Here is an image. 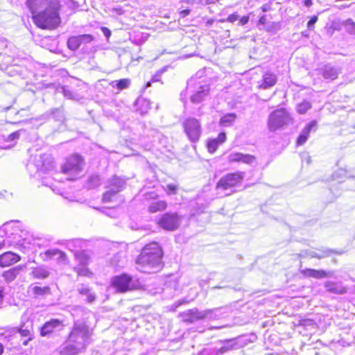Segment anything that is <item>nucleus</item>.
<instances>
[{
  "label": "nucleus",
  "instance_id": "obj_1",
  "mask_svg": "<svg viewBox=\"0 0 355 355\" xmlns=\"http://www.w3.org/2000/svg\"><path fill=\"white\" fill-rule=\"evenodd\" d=\"M26 4L37 26L53 29L60 24V0H26Z\"/></svg>",
  "mask_w": 355,
  "mask_h": 355
},
{
  "label": "nucleus",
  "instance_id": "obj_2",
  "mask_svg": "<svg viewBox=\"0 0 355 355\" xmlns=\"http://www.w3.org/2000/svg\"><path fill=\"white\" fill-rule=\"evenodd\" d=\"M92 329L85 322L75 321L67 340L60 347V355H78L92 343Z\"/></svg>",
  "mask_w": 355,
  "mask_h": 355
},
{
  "label": "nucleus",
  "instance_id": "obj_3",
  "mask_svg": "<svg viewBox=\"0 0 355 355\" xmlns=\"http://www.w3.org/2000/svg\"><path fill=\"white\" fill-rule=\"evenodd\" d=\"M163 252L160 245L153 242L146 245L136 259L137 269L144 273H155L163 266Z\"/></svg>",
  "mask_w": 355,
  "mask_h": 355
},
{
  "label": "nucleus",
  "instance_id": "obj_4",
  "mask_svg": "<svg viewBox=\"0 0 355 355\" xmlns=\"http://www.w3.org/2000/svg\"><path fill=\"white\" fill-rule=\"evenodd\" d=\"M244 176L245 173L241 171L223 175L216 183L217 193L222 196H227L234 193L236 191V188L241 186Z\"/></svg>",
  "mask_w": 355,
  "mask_h": 355
},
{
  "label": "nucleus",
  "instance_id": "obj_5",
  "mask_svg": "<svg viewBox=\"0 0 355 355\" xmlns=\"http://www.w3.org/2000/svg\"><path fill=\"white\" fill-rule=\"evenodd\" d=\"M187 91L191 93L190 100L193 103H200L209 96L210 87L209 84L192 78L187 82Z\"/></svg>",
  "mask_w": 355,
  "mask_h": 355
},
{
  "label": "nucleus",
  "instance_id": "obj_6",
  "mask_svg": "<svg viewBox=\"0 0 355 355\" xmlns=\"http://www.w3.org/2000/svg\"><path fill=\"white\" fill-rule=\"evenodd\" d=\"M84 162L81 156L73 155L69 157L62 166L61 171L68 175L67 179L73 180L76 179L83 171Z\"/></svg>",
  "mask_w": 355,
  "mask_h": 355
},
{
  "label": "nucleus",
  "instance_id": "obj_7",
  "mask_svg": "<svg viewBox=\"0 0 355 355\" xmlns=\"http://www.w3.org/2000/svg\"><path fill=\"white\" fill-rule=\"evenodd\" d=\"M221 347L216 348L215 355H223L233 350L245 347L250 340L245 336H240L230 339L219 340Z\"/></svg>",
  "mask_w": 355,
  "mask_h": 355
},
{
  "label": "nucleus",
  "instance_id": "obj_8",
  "mask_svg": "<svg viewBox=\"0 0 355 355\" xmlns=\"http://www.w3.org/2000/svg\"><path fill=\"white\" fill-rule=\"evenodd\" d=\"M218 309L200 311L198 309H191L182 313L183 320L187 323H193L196 321L208 319L216 320L218 315L216 313Z\"/></svg>",
  "mask_w": 355,
  "mask_h": 355
},
{
  "label": "nucleus",
  "instance_id": "obj_9",
  "mask_svg": "<svg viewBox=\"0 0 355 355\" xmlns=\"http://www.w3.org/2000/svg\"><path fill=\"white\" fill-rule=\"evenodd\" d=\"M291 118L285 109H279L273 111L269 116L268 125L270 131H275L277 129L287 125Z\"/></svg>",
  "mask_w": 355,
  "mask_h": 355
},
{
  "label": "nucleus",
  "instance_id": "obj_10",
  "mask_svg": "<svg viewBox=\"0 0 355 355\" xmlns=\"http://www.w3.org/2000/svg\"><path fill=\"white\" fill-rule=\"evenodd\" d=\"M125 186V180L116 175L113 176L107 182L106 188L107 191L103 194V201L104 202H112L117 197V193L120 192Z\"/></svg>",
  "mask_w": 355,
  "mask_h": 355
},
{
  "label": "nucleus",
  "instance_id": "obj_11",
  "mask_svg": "<svg viewBox=\"0 0 355 355\" xmlns=\"http://www.w3.org/2000/svg\"><path fill=\"white\" fill-rule=\"evenodd\" d=\"M183 128L190 141L196 143L199 141L202 134L200 121L196 118H187L183 123Z\"/></svg>",
  "mask_w": 355,
  "mask_h": 355
},
{
  "label": "nucleus",
  "instance_id": "obj_12",
  "mask_svg": "<svg viewBox=\"0 0 355 355\" xmlns=\"http://www.w3.org/2000/svg\"><path fill=\"white\" fill-rule=\"evenodd\" d=\"M181 218L176 213H166L157 221L159 226L168 231H173L180 225Z\"/></svg>",
  "mask_w": 355,
  "mask_h": 355
},
{
  "label": "nucleus",
  "instance_id": "obj_13",
  "mask_svg": "<svg viewBox=\"0 0 355 355\" xmlns=\"http://www.w3.org/2000/svg\"><path fill=\"white\" fill-rule=\"evenodd\" d=\"M18 332L25 339L23 340V345L26 346L28 342L33 338V323L29 320L26 315H23L21 318V324L18 328Z\"/></svg>",
  "mask_w": 355,
  "mask_h": 355
},
{
  "label": "nucleus",
  "instance_id": "obj_14",
  "mask_svg": "<svg viewBox=\"0 0 355 355\" xmlns=\"http://www.w3.org/2000/svg\"><path fill=\"white\" fill-rule=\"evenodd\" d=\"M37 171L46 173L54 167L53 157L48 154H41L35 155L33 160Z\"/></svg>",
  "mask_w": 355,
  "mask_h": 355
},
{
  "label": "nucleus",
  "instance_id": "obj_15",
  "mask_svg": "<svg viewBox=\"0 0 355 355\" xmlns=\"http://www.w3.org/2000/svg\"><path fill=\"white\" fill-rule=\"evenodd\" d=\"M318 75H321L327 81L336 80L341 73V68L331 64H327L316 70Z\"/></svg>",
  "mask_w": 355,
  "mask_h": 355
},
{
  "label": "nucleus",
  "instance_id": "obj_16",
  "mask_svg": "<svg viewBox=\"0 0 355 355\" xmlns=\"http://www.w3.org/2000/svg\"><path fill=\"white\" fill-rule=\"evenodd\" d=\"M132 277L127 274H122L114 277L112 280V285L118 291L125 293L131 289Z\"/></svg>",
  "mask_w": 355,
  "mask_h": 355
},
{
  "label": "nucleus",
  "instance_id": "obj_17",
  "mask_svg": "<svg viewBox=\"0 0 355 355\" xmlns=\"http://www.w3.org/2000/svg\"><path fill=\"white\" fill-rule=\"evenodd\" d=\"M63 327L62 322L58 319H51L46 322L40 329L42 336H46L55 331L61 330Z\"/></svg>",
  "mask_w": 355,
  "mask_h": 355
},
{
  "label": "nucleus",
  "instance_id": "obj_18",
  "mask_svg": "<svg viewBox=\"0 0 355 355\" xmlns=\"http://www.w3.org/2000/svg\"><path fill=\"white\" fill-rule=\"evenodd\" d=\"M301 272L308 277H313L315 279H322L327 277H334V272L333 271H325L323 270H315L311 268H306L301 270Z\"/></svg>",
  "mask_w": 355,
  "mask_h": 355
},
{
  "label": "nucleus",
  "instance_id": "obj_19",
  "mask_svg": "<svg viewBox=\"0 0 355 355\" xmlns=\"http://www.w3.org/2000/svg\"><path fill=\"white\" fill-rule=\"evenodd\" d=\"M76 290L80 295L85 297V301L87 303L92 304L96 299V293L87 284H78Z\"/></svg>",
  "mask_w": 355,
  "mask_h": 355
},
{
  "label": "nucleus",
  "instance_id": "obj_20",
  "mask_svg": "<svg viewBox=\"0 0 355 355\" xmlns=\"http://www.w3.org/2000/svg\"><path fill=\"white\" fill-rule=\"evenodd\" d=\"M317 129L316 121H312L309 123L301 132L297 139V145L302 146L307 141L311 131H315Z\"/></svg>",
  "mask_w": 355,
  "mask_h": 355
},
{
  "label": "nucleus",
  "instance_id": "obj_21",
  "mask_svg": "<svg viewBox=\"0 0 355 355\" xmlns=\"http://www.w3.org/2000/svg\"><path fill=\"white\" fill-rule=\"evenodd\" d=\"M28 292L33 297L39 298L51 294V288L49 286H40L32 284L29 286Z\"/></svg>",
  "mask_w": 355,
  "mask_h": 355
},
{
  "label": "nucleus",
  "instance_id": "obj_22",
  "mask_svg": "<svg viewBox=\"0 0 355 355\" xmlns=\"http://www.w3.org/2000/svg\"><path fill=\"white\" fill-rule=\"evenodd\" d=\"M277 81V76L271 72H266L263 75L261 83L259 85V88L267 89L273 87Z\"/></svg>",
  "mask_w": 355,
  "mask_h": 355
},
{
  "label": "nucleus",
  "instance_id": "obj_23",
  "mask_svg": "<svg viewBox=\"0 0 355 355\" xmlns=\"http://www.w3.org/2000/svg\"><path fill=\"white\" fill-rule=\"evenodd\" d=\"M20 260V257L12 252H7L0 255V266L6 267L17 263Z\"/></svg>",
  "mask_w": 355,
  "mask_h": 355
},
{
  "label": "nucleus",
  "instance_id": "obj_24",
  "mask_svg": "<svg viewBox=\"0 0 355 355\" xmlns=\"http://www.w3.org/2000/svg\"><path fill=\"white\" fill-rule=\"evenodd\" d=\"M226 140V134L225 132H220L217 138L212 139L208 141L207 142V149L208 151L211 153H214L219 145L224 143Z\"/></svg>",
  "mask_w": 355,
  "mask_h": 355
},
{
  "label": "nucleus",
  "instance_id": "obj_25",
  "mask_svg": "<svg viewBox=\"0 0 355 355\" xmlns=\"http://www.w3.org/2000/svg\"><path fill=\"white\" fill-rule=\"evenodd\" d=\"M324 288L328 292L334 294H344L347 293V289L343 287L341 284L327 281L324 283Z\"/></svg>",
  "mask_w": 355,
  "mask_h": 355
},
{
  "label": "nucleus",
  "instance_id": "obj_26",
  "mask_svg": "<svg viewBox=\"0 0 355 355\" xmlns=\"http://www.w3.org/2000/svg\"><path fill=\"white\" fill-rule=\"evenodd\" d=\"M334 253L341 254L343 252H337V251L331 250V249H325V250L321 251V254H319L316 251L310 250V251L304 252L305 256H307V257H309L311 258H317L319 259L324 258V257H328Z\"/></svg>",
  "mask_w": 355,
  "mask_h": 355
},
{
  "label": "nucleus",
  "instance_id": "obj_27",
  "mask_svg": "<svg viewBox=\"0 0 355 355\" xmlns=\"http://www.w3.org/2000/svg\"><path fill=\"white\" fill-rule=\"evenodd\" d=\"M21 268L22 267L19 266L13 267L7 271H5L3 274V277L6 282H10L17 277Z\"/></svg>",
  "mask_w": 355,
  "mask_h": 355
},
{
  "label": "nucleus",
  "instance_id": "obj_28",
  "mask_svg": "<svg viewBox=\"0 0 355 355\" xmlns=\"http://www.w3.org/2000/svg\"><path fill=\"white\" fill-rule=\"evenodd\" d=\"M45 255L50 259L55 258L59 261H64L66 259L65 253L58 249L48 250L45 252Z\"/></svg>",
  "mask_w": 355,
  "mask_h": 355
},
{
  "label": "nucleus",
  "instance_id": "obj_29",
  "mask_svg": "<svg viewBox=\"0 0 355 355\" xmlns=\"http://www.w3.org/2000/svg\"><path fill=\"white\" fill-rule=\"evenodd\" d=\"M236 114L229 113L223 116L220 119V124L224 127L231 126L236 119Z\"/></svg>",
  "mask_w": 355,
  "mask_h": 355
},
{
  "label": "nucleus",
  "instance_id": "obj_30",
  "mask_svg": "<svg viewBox=\"0 0 355 355\" xmlns=\"http://www.w3.org/2000/svg\"><path fill=\"white\" fill-rule=\"evenodd\" d=\"M31 275L35 279H44L49 277V272L44 267H37L33 269Z\"/></svg>",
  "mask_w": 355,
  "mask_h": 355
},
{
  "label": "nucleus",
  "instance_id": "obj_31",
  "mask_svg": "<svg viewBox=\"0 0 355 355\" xmlns=\"http://www.w3.org/2000/svg\"><path fill=\"white\" fill-rule=\"evenodd\" d=\"M166 208V203L164 200H159L157 202H153L149 207L148 211L150 213H155L157 211H163Z\"/></svg>",
  "mask_w": 355,
  "mask_h": 355
},
{
  "label": "nucleus",
  "instance_id": "obj_32",
  "mask_svg": "<svg viewBox=\"0 0 355 355\" xmlns=\"http://www.w3.org/2000/svg\"><path fill=\"white\" fill-rule=\"evenodd\" d=\"M130 85V80L128 78H123L119 80H114L110 83L112 87H116L119 90H123L129 87Z\"/></svg>",
  "mask_w": 355,
  "mask_h": 355
},
{
  "label": "nucleus",
  "instance_id": "obj_33",
  "mask_svg": "<svg viewBox=\"0 0 355 355\" xmlns=\"http://www.w3.org/2000/svg\"><path fill=\"white\" fill-rule=\"evenodd\" d=\"M49 113L57 121L62 122L64 120V111L62 107L53 109Z\"/></svg>",
  "mask_w": 355,
  "mask_h": 355
},
{
  "label": "nucleus",
  "instance_id": "obj_34",
  "mask_svg": "<svg viewBox=\"0 0 355 355\" xmlns=\"http://www.w3.org/2000/svg\"><path fill=\"white\" fill-rule=\"evenodd\" d=\"M80 44L81 43L78 35L71 37L67 41V46L69 49L72 51L77 50L80 47Z\"/></svg>",
  "mask_w": 355,
  "mask_h": 355
},
{
  "label": "nucleus",
  "instance_id": "obj_35",
  "mask_svg": "<svg viewBox=\"0 0 355 355\" xmlns=\"http://www.w3.org/2000/svg\"><path fill=\"white\" fill-rule=\"evenodd\" d=\"M101 184V178L98 175H92L89 177L87 182V187L89 189H94Z\"/></svg>",
  "mask_w": 355,
  "mask_h": 355
},
{
  "label": "nucleus",
  "instance_id": "obj_36",
  "mask_svg": "<svg viewBox=\"0 0 355 355\" xmlns=\"http://www.w3.org/2000/svg\"><path fill=\"white\" fill-rule=\"evenodd\" d=\"M343 24L348 33L355 35V22L352 19H348Z\"/></svg>",
  "mask_w": 355,
  "mask_h": 355
},
{
  "label": "nucleus",
  "instance_id": "obj_37",
  "mask_svg": "<svg viewBox=\"0 0 355 355\" xmlns=\"http://www.w3.org/2000/svg\"><path fill=\"white\" fill-rule=\"evenodd\" d=\"M255 159L256 158L254 155L240 153L239 162H242L247 164H251L255 161Z\"/></svg>",
  "mask_w": 355,
  "mask_h": 355
},
{
  "label": "nucleus",
  "instance_id": "obj_38",
  "mask_svg": "<svg viewBox=\"0 0 355 355\" xmlns=\"http://www.w3.org/2000/svg\"><path fill=\"white\" fill-rule=\"evenodd\" d=\"M255 159L256 158L254 155L240 153L239 162H242L247 164H251L255 161Z\"/></svg>",
  "mask_w": 355,
  "mask_h": 355
},
{
  "label": "nucleus",
  "instance_id": "obj_39",
  "mask_svg": "<svg viewBox=\"0 0 355 355\" xmlns=\"http://www.w3.org/2000/svg\"><path fill=\"white\" fill-rule=\"evenodd\" d=\"M75 255L80 264L83 266L88 264L89 257L85 252H76Z\"/></svg>",
  "mask_w": 355,
  "mask_h": 355
},
{
  "label": "nucleus",
  "instance_id": "obj_40",
  "mask_svg": "<svg viewBox=\"0 0 355 355\" xmlns=\"http://www.w3.org/2000/svg\"><path fill=\"white\" fill-rule=\"evenodd\" d=\"M299 325L304 327L306 329H314L315 323L311 319H302L299 321Z\"/></svg>",
  "mask_w": 355,
  "mask_h": 355
},
{
  "label": "nucleus",
  "instance_id": "obj_41",
  "mask_svg": "<svg viewBox=\"0 0 355 355\" xmlns=\"http://www.w3.org/2000/svg\"><path fill=\"white\" fill-rule=\"evenodd\" d=\"M311 107V105L310 103H309L307 101H304V102H302L297 105V112L300 114H304Z\"/></svg>",
  "mask_w": 355,
  "mask_h": 355
},
{
  "label": "nucleus",
  "instance_id": "obj_42",
  "mask_svg": "<svg viewBox=\"0 0 355 355\" xmlns=\"http://www.w3.org/2000/svg\"><path fill=\"white\" fill-rule=\"evenodd\" d=\"M281 28L280 23L271 22L266 25V31L270 33H276Z\"/></svg>",
  "mask_w": 355,
  "mask_h": 355
},
{
  "label": "nucleus",
  "instance_id": "obj_43",
  "mask_svg": "<svg viewBox=\"0 0 355 355\" xmlns=\"http://www.w3.org/2000/svg\"><path fill=\"white\" fill-rule=\"evenodd\" d=\"M62 92L63 93L64 96L69 99H76L77 98V94L76 93L73 92L67 87H62Z\"/></svg>",
  "mask_w": 355,
  "mask_h": 355
},
{
  "label": "nucleus",
  "instance_id": "obj_44",
  "mask_svg": "<svg viewBox=\"0 0 355 355\" xmlns=\"http://www.w3.org/2000/svg\"><path fill=\"white\" fill-rule=\"evenodd\" d=\"M12 61L10 56H6L5 54L0 53V66H8Z\"/></svg>",
  "mask_w": 355,
  "mask_h": 355
},
{
  "label": "nucleus",
  "instance_id": "obj_45",
  "mask_svg": "<svg viewBox=\"0 0 355 355\" xmlns=\"http://www.w3.org/2000/svg\"><path fill=\"white\" fill-rule=\"evenodd\" d=\"M239 152H233L228 155L227 161L230 163L239 162Z\"/></svg>",
  "mask_w": 355,
  "mask_h": 355
},
{
  "label": "nucleus",
  "instance_id": "obj_46",
  "mask_svg": "<svg viewBox=\"0 0 355 355\" xmlns=\"http://www.w3.org/2000/svg\"><path fill=\"white\" fill-rule=\"evenodd\" d=\"M177 189L178 185L175 184H168L164 187V190L168 194H175Z\"/></svg>",
  "mask_w": 355,
  "mask_h": 355
},
{
  "label": "nucleus",
  "instance_id": "obj_47",
  "mask_svg": "<svg viewBox=\"0 0 355 355\" xmlns=\"http://www.w3.org/2000/svg\"><path fill=\"white\" fill-rule=\"evenodd\" d=\"M75 271L80 276H87L89 277L92 273L89 272V269L85 267L82 268H76Z\"/></svg>",
  "mask_w": 355,
  "mask_h": 355
},
{
  "label": "nucleus",
  "instance_id": "obj_48",
  "mask_svg": "<svg viewBox=\"0 0 355 355\" xmlns=\"http://www.w3.org/2000/svg\"><path fill=\"white\" fill-rule=\"evenodd\" d=\"M79 39L80 40V43H89L94 40V37L89 34H85L78 35Z\"/></svg>",
  "mask_w": 355,
  "mask_h": 355
},
{
  "label": "nucleus",
  "instance_id": "obj_49",
  "mask_svg": "<svg viewBox=\"0 0 355 355\" xmlns=\"http://www.w3.org/2000/svg\"><path fill=\"white\" fill-rule=\"evenodd\" d=\"M216 348H204L197 355H215Z\"/></svg>",
  "mask_w": 355,
  "mask_h": 355
},
{
  "label": "nucleus",
  "instance_id": "obj_50",
  "mask_svg": "<svg viewBox=\"0 0 355 355\" xmlns=\"http://www.w3.org/2000/svg\"><path fill=\"white\" fill-rule=\"evenodd\" d=\"M317 21H318V17L313 16L307 23L308 29L313 30L314 28V25L317 22Z\"/></svg>",
  "mask_w": 355,
  "mask_h": 355
},
{
  "label": "nucleus",
  "instance_id": "obj_51",
  "mask_svg": "<svg viewBox=\"0 0 355 355\" xmlns=\"http://www.w3.org/2000/svg\"><path fill=\"white\" fill-rule=\"evenodd\" d=\"M19 135H20L19 131L14 132L8 135V140L10 141H14L15 139H18L19 137Z\"/></svg>",
  "mask_w": 355,
  "mask_h": 355
},
{
  "label": "nucleus",
  "instance_id": "obj_52",
  "mask_svg": "<svg viewBox=\"0 0 355 355\" xmlns=\"http://www.w3.org/2000/svg\"><path fill=\"white\" fill-rule=\"evenodd\" d=\"M161 74L159 73L155 74L151 79L150 81H148L146 84V87H150L151 85L152 82H157L159 80Z\"/></svg>",
  "mask_w": 355,
  "mask_h": 355
},
{
  "label": "nucleus",
  "instance_id": "obj_53",
  "mask_svg": "<svg viewBox=\"0 0 355 355\" xmlns=\"http://www.w3.org/2000/svg\"><path fill=\"white\" fill-rule=\"evenodd\" d=\"M239 18V16L236 14L230 15L226 21L233 23L236 21Z\"/></svg>",
  "mask_w": 355,
  "mask_h": 355
},
{
  "label": "nucleus",
  "instance_id": "obj_54",
  "mask_svg": "<svg viewBox=\"0 0 355 355\" xmlns=\"http://www.w3.org/2000/svg\"><path fill=\"white\" fill-rule=\"evenodd\" d=\"M261 10L263 12H268L269 10H270L271 9V3H266L264 5H263L261 8Z\"/></svg>",
  "mask_w": 355,
  "mask_h": 355
},
{
  "label": "nucleus",
  "instance_id": "obj_55",
  "mask_svg": "<svg viewBox=\"0 0 355 355\" xmlns=\"http://www.w3.org/2000/svg\"><path fill=\"white\" fill-rule=\"evenodd\" d=\"M191 12V10L189 9H185V10H182L180 12V15L181 17H187V15H189Z\"/></svg>",
  "mask_w": 355,
  "mask_h": 355
},
{
  "label": "nucleus",
  "instance_id": "obj_56",
  "mask_svg": "<svg viewBox=\"0 0 355 355\" xmlns=\"http://www.w3.org/2000/svg\"><path fill=\"white\" fill-rule=\"evenodd\" d=\"M259 24L261 25H267V17L266 15L261 16L259 19Z\"/></svg>",
  "mask_w": 355,
  "mask_h": 355
},
{
  "label": "nucleus",
  "instance_id": "obj_57",
  "mask_svg": "<svg viewBox=\"0 0 355 355\" xmlns=\"http://www.w3.org/2000/svg\"><path fill=\"white\" fill-rule=\"evenodd\" d=\"M102 31L106 37H109L111 35V31L107 28H102Z\"/></svg>",
  "mask_w": 355,
  "mask_h": 355
},
{
  "label": "nucleus",
  "instance_id": "obj_58",
  "mask_svg": "<svg viewBox=\"0 0 355 355\" xmlns=\"http://www.w3.org/2000/svg\"><path fill=\"white\" fill-rule=\"evenodd\" d=\"M3 291L4 288L2 286H0V304L2 302V300L3 297Z\"/></svg>",
  "mask_w": 355,
  "mask_h": 355
},
{
  "label": "nucleus",
  "instance_id": "obj_59",
  "mask_svg": "<svg viewBox=\"0 0 355 355\" xmlns=\"http://www.w3.org/2000/svg\"><path fill=\"white\" fill-rule=\"evenodd\" d=\"M241 23L242 24H245L248 21V17H243L241 19Z\"/></svg>",
  "mask_w": 355,
  "mask_h": 355
},
{
  "label": "nucleus",
  "instance_id": "obj_60",
  "mask_svg": "<svg viewBox=\"0 0 355 355\" xmlns=\"http://www.w3.org/2000/svg\"><path fill=\"white\" fill-rule=\"evenodd\" d=\"M312 3V0H304V5L307 7H310Z\"/></svg>",
  "mask_w": 355,
  "mask_h": 355
},
{
  "label": "nucleus",
  "instance_id": "obj_61",
  "mask_svg": "<svg viewBox=\"0 0 355 355\" xmlns=\"http://www.w3.org/2000/svg\"><path fill=\"white\" fill-rule=\"evenodd\" d=\"M214 22V20L213 19H209L206 21V25L207 26H210L213 24Z\"/></svg>",
  "mask_w": 355,
  "mask_h": 355
},
{
  "label": "nucleus",
  "instance_id": "obj_62",
  "mask_svg": "<svg viewBox=\"0 0 355 355\" xmlns=\"http://www.w3.org/2000/svg\"><path fill=\"white\" fill-rule=\"evenodd\" d=\"M219 1L220 0H206V3L207 4H213Z\"/></svg>",
  "mask_w": 355,
  "mask_h": 355
},
{
  "label": "nucleus",
  "instance_id": "obj_63",
  "mask_svg": "<svg viewBox=\"0 0 355 355\" xmlns=\"http://www.w3.org/2000/svg\"><path fill=\"white\" fill-rule=\"evenodd\" d=\"M306 162L307 164L311 163V157L308 155H306Z\"/></svg>",
  "mask_w": 355,
  "mask_h": 355
},
{
  "label": "nucleus",
  "instance_id": "obj_64",
  "mask_svg": "<svg viewBox=\"0 0 355 355\" xmlns=\"http://www.w3.org/2000/svg\"><path fill=\"white\" fill-rule=\"evenodd\" d=\"M4 347L1 343H0V355L3 353Z\"/></svg>",
  "mask_w": 355,
  "mask_h": 355
}]
</instances>
